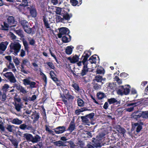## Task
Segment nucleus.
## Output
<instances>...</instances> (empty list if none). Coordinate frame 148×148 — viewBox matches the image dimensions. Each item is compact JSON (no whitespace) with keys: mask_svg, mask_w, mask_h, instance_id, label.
<instances>
[{"mask_svg":"<svg viewBox=\"0 0 148 148\" xmlns=\"http://www.w3.org/2000/svg\"><path fill=\"white\" fill-rule=\"evenodd\" d=\"M132 115L134 119H137L138 118L141 116L142 117V112H136L135 113H134L132 114Z\"/></svg>","mask_w":148,"mask_h":148,"instance_id":"9b49d317","label":"nucleus"},{"mask_svg":"<svg viewBox=\"0 0 148 148\" xmlns=\"http://www.w3.org/2000/svg\"><path fill=\"white\" fill-rule=\"evenodd\" d=\"M11 122L14 124L19 125L22 123V121L18 118H15Z\"/></svg>","mask_w":148,"mask_h":148,"instance_id":"4468645a","label":"nucleus"},{"mask_svg":"<svg viewBox=\"0 0 148 148\" xmlns=\"http://www.w3.org/2000/svg\"><path fill=\"white\" fill-rule=\"evenodd\" d=\"M46 130L49 133L53 134V132L50 130L49 128L47 126H46Z\"/></svg>","mask_w":148,"mask_h":148,"instance_id":"864d4df0","label":"nucleus"},{"mask_svg":"<svg viewBox=\"0 0 148 148\" xmlns=\"http://www.w3.org/2000/svg\"><path fill=\"white\" fill-rule=\"evenodd\" d=\"M114 80L116 81L119 84H121L122 83V80L120 79H119L118 77H115L114 78Z\"/></svg>","mask_w":148,"mask_h":148,"instance_id":"ea45409f","label":"nucleus"},{"mask_svg":"<svg viewBox=\"0 0 148 148\" xmlns=\"http://www.w3.org/2000/svg\"><path fill=\"white\" fill-rule=\"evenodd\" d=\"M54 145L56 146L61 147H62L66 146V145H65L64 143L61 140L56 141L54 143Z\"/></svg>","mask_w":148,"mask_h":148,"instance_id":"1a4fd4ad","label":"nucleus"},{"mask_svg":"<svg viewBox=\"0 0 148 148\" xmlns=\"http://www.w3.org/2000/svg\"><path fill=\"white\" fill-rule=\"evenodd\" d=\"M88 109L84 107L81 109L75 110V113L77 115L79 114L81 112L84 111L88 110Z\"/></svg>","mask_w":148,"mask_h":148,"instance_id":"2eb2a0df","label":"nucleus"},{"mask_svg":"<svg viewBox=\"0 0 148 148\" xmlns=\"http://www.w3.org/2000/svg\"><path fill=\"white\" fill-rule=\"evenodd\" d=\"M142 117L144 118H148V111L142 112Z\"/></svg>","mask_w":148,"mask_h":148,"instance_id":"c756f323","label":"nucleus"},{"mask_svg":"<svg viewBox=\"0 0 148 148\" xmlns=\"http://www.w3.org/2000/svg\"><path fill=\"white\" fill-rule=\"evenodd\" d=\"M88 71V69L87 68V66L86 65H84V66L83 69L81 73V75L82 76H84L85 75L86 73Z\"/></svg>","mask_w":148,"mask_h":148,"instance_id":"aec40b11","label":"nucleus"},{"mask_svg":"<svg viewBox=\"0 0 148 148\" xmlns=\"http://www.w3.org/2000/svg\"><path fill=\"white\" fill-rule=\"evenodd\" d=\"M14 125H8L6 128L10 132H12L13 128L14 127Z\"/></svg>","mask_w":148,"mask_h":148,"instance_id":"c9c22d12","label":"nucleus"},{"mask_svg":"<svg viewBox=\"0 0 148 148\" xmlns=\"http://www.w3.org/2000/svg\"><path fill=\"white\" fill-rule=\"evenodd\" d=\"M92 139V143H94L92 144V145L94 147H97L101 146V144L98 142V141L101 140V139L100 138V136H97L96 140H95V139L94 138H93Z\"/></svg>","mask_w":148,"mask_h":148,"instance_id":"39448f33","label":"nucleus"},{"mask_svg":"<svg viewBox=\"0 0 148 148\" xmlns=\"http://www.w3.org/2000/svg\"><path fill=\"white\" fill-rule=\"evenodd\" d=\"M27 126L25 124H22L20 125L19 128L22 130H25Z\"/></svg>","mask_w":148,"mask_h":148,"instance_id":"3c124183","label":"nucleus"},{"mask_svg":"<svg viewBox=\"0 0 148 148\" xmlns=\"http://www.w3.org/2000/svg\"><path fill=\"white\" fill-rule=\"evenodd\" d=\"M69 32V29L65 27H62L59 29V33L58 34V37L59 38H61L62 37V35L68 33Z\"/></svg>","mask_w":148,"mask_h":148,"instance_id":"20e7f679","label":"nucleus"},{"mask_svg":"<svg viewBox=\"0 0 148 148\" xmlns=\"http://www.w3.org/2000/svg\"><path fill=\"white\" fill-rule=\"evenodd\" d=\"M72 16V15L71 14H69L68 13H66L64 15L63 18L65 20H69Z\"/></svg>","mask_w":148,"mask_h":148,"instance_id":"b1692460","label":"nucleus"},{"mask_svg":"<svg viewBox=\"0 0 148 148\" xmlns=\"http://www.w3.org/2000/svg\"><path fill=\"white\" fill-rule=\"evenodd\" d=\"M72 86L77 91L79 90V87L77 84H72Z\"/></svg>","mask_w":148,"mask_h":148,"instance_id":"5fc2aeb1","label":"nucleus"},{"mask_svg":"<svg viewBox=\"0 0 148 148\" xmlns=\"http://www.w3.org/2000/svg\"><path fill=\"white\" fill-rule=\"evenodd\" d=\"M69 143L71 148H73L75 147L76 146L72 142L70 141L69 142Z\"/></svg>","mask_w":148,"mask_h":148,"instance_id":"e2e57ef3","label":"nucleus"},{"mask_svg":"<svg viewBox=\"0 0 148 148\" xmlns=\"http://www.w3.org/2000/svg\"><path fill=\"white\" fill-rule=\"evenodd\" d=\"M40 137L38 135L34 137H33L32 141L33 143H36L40 141Z\"/></svg>","mask_w":148,"mask_h":148,"instance_id":"5701e85b","label":"nucleus"},{"mask_svg":"<svg viewBox=\"0 0 148 148\" xmlns=\"http://www.w3.org/2000/svg\"><path fill=\"white\" fill-rule=\"evenodd\" d=\"M24 137L27 140L32 141L33 139V136L31 134H24Z\"/></svg>","mask_w":148,"mask_h":148,"instance_id":"412c9836","label":"nucleus"},{"mask_svg":"<svg viewBox=\"0 0 148 148\" xmlns=\"http://www.w3.org/2000/svg\"><path fill=\"white\" fill-rule=\"evenodd\" d=\"M25 31L28 34H30L32 32V29L28 27V26L23 27Z\"/></svg>","mask_w":148,"mask_h":148,"instance_id":"2f4dec72","label":"nucleus"},{"mask_svg":"<svg viewBox=\"0 0 148 148\" xmlns=\"http://www.w3.org/2000/svg\"><path fill=\"white\" fill-rule=\"evenodd\" d=\"M1 29L4 30H8V28L9 27V25L8 24L5 22H3V25H1Z\"/></svg>","mask_w":148,"mask_h":148,"instance_id":"ddd939ff","label":"nucleus"},{"mask_svg":"<svg viewBox=\"0 0 148 148\" xmlns=\"http://www.w3.org/2000/svg\"><path fill=\"white\" fill-rule=\"evenodd\" d=\"M97 96L99 99H102L106 97L105 94L101 92H99L97 93Z\"/></svg>","mask_w":148,"mask_h":148,"instance_id":"a211bd4d","label":"nucleus"},{"mask_svg":"<svg viewBox=\"0 0 148 148\" xmlns=\"http://www.w3.org/2000/svg\"><path fill=\"white\" fill-rule=\"evenodd\" d=\"M89 60L91 64L95 63L96 62V58L94 56H92L90 58Z\"/></svg>","mask_w":148,"mask_h":148,"instance_id":"7c9ffc66","label":"nucleus"},{"mask_svg":"<svg viewBox=\"0 0 148 148\" xmlns=\"http://www.w3.org/2000/svg\"><path fill=\"white\" fill-rule=\"evenodd\" d=\"M51 2L54 5H56L58 3V0H51Z\"/></svg>","mask_w":148,"mask_h":148,"instance_id":"774afa93","label":"nucleus"},{"mask_svg":"<svg viewBox=\"0 0 148 148\" xmlns=\"http://www.w3.org/2000/svg\"><path fill=\"white\" fill-rule=\"evenodd\" d=\"M15 108L16 110L18 111H19L20 110L21 108V106L18 104H16L15 105Z\"/></svg>","mask_w":148,"mask_h":148,"instance_id":"4d7b16f0","label":"nucleus"},{"mask_svg":"<svg viewBox=\"0 0 148 148\" xmlns=\"http://www.w3.org/2000/svg\"><path fill=\"white\" fill-rule=\"evenodd\" d=\"M25 52L23 49H22L21 50L20 56L21 57H24L25 56Z\"/></svg>","mask_w":148,"mask_h":148,"instance_id":"bf43d9fd","label":"nucleus"},{"mask_svg":"<svg viewBox=\"0 0 148 148\" xmlns=\"http://www.w3.org/2000/svg\"><path fill=\"white\" fill-rule=\"evenodd\" d=\"M66 97L69 99H74V97L70 95L67 94L66 95Z\"/></svg>","mask_w":148,"mask_h":148,"instance_id":"052dcab7","label":"nucleus"},{"mask_svg":"<svg viewBox=\"0 0 148 148\" xmlns=\"http://www.w3.org/2000/svg\"><path fill=\"white\" fill-rule=\"evenodd\" d=\"M142 129V126L140 125H138L136 128V131L137 132H139Z\"/></svg>","mask_w":148,"mask_h":148,"instance_id":"13d9d810","label":"nucleus"},{"mask_svg":"<svg viewBox=\"0 0 148 148\" xmlns=\"http://www.w3.org/2000/svg\"><path fill=\"white\" fill-rule=\"evenodd\" d=\"M101 86L100 85H98L97 84H95L94 86L95 89L96 90H98L100 88Z\"/></svg>","mask_w":148,"mask_h":148,"instance_id":"680f3d73","label":"nucleus"},{"mask_svg":"<svg viewBox=\"0 0 148 148\" xmlns=\"http://www.w3.org/2000/svg\"><path fill=\"white\" fill-rule=\"evenodd\" d=\"M103 69L102 68L99 67L98 68L97 70V72L98 74H101L103 73Z\"/></svg>","mask_w":148,"mask_h":148,"instance_id":"4c0bfd02","label":"nucleus"},{"mask_svg":"<svg viewBox=\"0 0 148 148\" xmlns=\"http://www.w3.org/2000/svg\"><path fill=\"white\" fill-rule=\"evenodd\" d=\"M116 130L122 134H124L125 132V130L124 129L120 127V126H119V127L117 128Z\"/></svg>","mask_w":148,"mask_h":148,"instance_id":"bb28decb","label":"nucleus"},{"mask_svg":"<svg viewBox=\"0 0 148 148\" xmlns=\"http://www.w3.org/2000/svg\"><path fill=\"white\" fill-rule=\"evenodd\" d=\"M75 125L73 124H71L70 125L69 130L71 132H72L75 129Z\"/></svg>","mask_w":148,"mask_h":148,"instance_id":"58836bf2","label":"nucleus"},{"mask_svg":"<svg viewBox=\"0 0 148 148\" xmlns=\"http://www.w3.org/2000/svg\"><path fill=\"white\" fill-rule=\"evenodd\" d=\"M30 77H28V78L24 79L23 80V84L25 85H29V84H30L29 83L30 81Z\"/></svg>","mask_w":148,"mask_h":148,"instance_id":"4be33fe9","label":"nucleus"},{"mask_svg":"<svg viewBox=\"0 0 148 148\" xmlns=\"http://www.w3.org/2000/svg\"><path fill=\"white\" fill-rule=\"evenodd\" d=\"M78 105L79 106H82L84 103L83 101L80 99H79L77 100Z\"/></svg>","mask_w":148,"mask_h":148,"instance_id":"473e14b6","label":"nucleus"},{"mask_svg":"<svg viewBox=\"0 0 148 148\" xmlns=\"http://www.w3.org/2000/svg\"><path fill=\"white\" fill-rule=\"evenodd\" d=\"M10 51L15 55H17L21 49V45L18 42L11 43L10 45Z\"/></svg>","mask_w":148,"mask_h":148,"instance_id":"f257e3e1","label":"nucleus"},{"mask_svg":"<svg viewBox=\"0 0 148 148\" xmlns=\"http://www.w3.org/2000/svg\"><path fill=\"white\" fill-rule=\"evenodd\" d=\"M27 3L28 2L27 0H23L22 3L20 5L25 7L27 5Z\"/></svg>","mask_w":148,"mask_h":148,"instance_id":"a18cd8bd","label":"nucleus"},{"mask_svg":"<svg viewBox=\"0 0 148 148\" xmlns=\"http://www.w3.org/2000/svg\"><path fill=\"white\" fill-rule=\"evenodd\" d=\"M44 21L45 23V26L47 28H49V23L45 21V20H44Z\"/></svg>","mask_w":148,"mask_h":148,"instance_id":"338daca9","label":"nucleus"},{"mask_svg":"<svg viewBox=\"0 0 148 148\" xmlns=\"http://www.w3.org/2000/svg\"><path fill=\"white\" fill-rule=\"evenodd\" d=\"M14 62L15 63L16 66L18 65L20 63L19 60L18 59L16 58H14Z\"/></svg>","mask_w":148,"mask_h":148,"instance_id":"79ce46f5","label":"nucleus"},{"mask_svg":"<svg viewBox=\"0 0 148 148\" xmlns=\"http://www.w3.org/2000/svg\"><path fill=\"white\" fill-rule=\"evenodd\" d=\"M108 101L110 104H111L117 102V100L114 98L108 99Z\"/></svg>","mask_w":148,"mask_h":148,"instance_id":"c85d7f7f","label":"nucleus"},{"mask_svg":"<svg viewBox=\"0 0 148 148\" xmlns=\"http://www.w3.org/2000/svg\"><path fill=\"white\" fill-rule=\"evenodd\" d=\"M82 122L86 124L89 125L90 122L86 116L85 117H82Z\"/></svg>","mask_w":148,"mask_h":148,"instance_id":"6ab92c4d","label":"nucleus"},{"mask_svg":"<svg viewBox=\"0 0 148 148\" xmlns=\"http://www.w3.org/2000/svg\"><path fill=\"white\" fill-rule=\"evenodd\" d=\"M5 58L9 60L10 62H11L12 61L11 57L10 56H7L5 57Z\"/></svg>","mask_w":148,"mask_h":148,"instance_id":"69168bd1","label":"nucleus"},{"mask_svg":"<svg viewBox=\"0 0 148 148\" xmlns=\"http://www.w3.org/2000/svg\"><path fill=\"white\" fill-rule=\"evenodd\" d=\"M30 13L33 17H35L36 16V12L35 9H33L30 10Z\"/></svg>","mask_w":148,"mask_h":148,"instance_id":"cd10ccee","label":"nucleus"},{"mask_svg":"<svg viewBox=\"0 0 148 148\" xmlns=\"http://www.w3.org/2000/svg\"><path fill=\"white\" fill-rule=\"evenodd\" d=\"M70 2L72 5L75 6L78 4V2L76 0H71Z\"/></svg>","mask_w":148,"mask_h":148,"instance_id":"a19ab883","label":"nucleus"},{"mask_svg":"<svg viewBox=\"0 0 148 148\" xmlns=\"http://www.w3.org/2000/svg\"><path fill=\"white\" fill-rule=\"evenodd\" d=\"M23 42L24 46L25 49H27L28 46V43L27 41L24 39H23Z\"/></svg>","mask_w":148,"mask_h":148,"instance_id":"72a5a7b5","label":"nucleus"},{"mask_svg":"<svg viewBox=\"0 0 148 148\" xmlns=\"http://www.w3.org/2000/svg\"><path fill=\"white\" fill-rule=\"evenodd\" d=\"M48 65L52 69H54V66L53 63L51 62H49L47 63Z\"/></svg>","mask_w":148,"mask_h":148,"instance_id":"603ef678","label":"nucleus"},{"mask_svg":"<svg viewBox=\"0 0 148 148\" xmlns=\"http://www.w3.org/2000/svg\"><path fill=\"white\" fill-rule=\"evenodd\" d=\"M87 60V58L86 56H84L83 60L82 61V62L84 66L86 65L87 66V64L86 63V62Z\"/></svg>","mask_w":148,"mask_h":148,"instance_id":"09e8293b","label":"nucleus"},{"mask_svg":"<svg viewBox=\"0 0 148 148\" xmlns=\"http://www.w3.org/2000/svg\"><path fill=\"white\" fill-rule=\"evenodd\" d=\"M28 40L29 44L32 45H34L35 43V40L33 39L28 38Z\"/></svg>","mask_w":148,"mask_h":148,"instance_id":"49530a36","label":"nucleus"},{"mask_svg":"<svg viewBox=\"0 0 148 148\" xmlns=\"http://www.w3.org/2000/svg\"><path fill=\"white\" fill-rule=\"evenodd\" d=\"M134 109V108L133 107H132L130 108H127L125 109L126 111L129 112H130L133 111Z\"/></svg>","mask_w":148,"mask_h":148,"instance_id":"0e129e2a","label":"nucleus"},{"mask_svg":"<svg viewBox=\"0 0 148 148\" xmlns=\"http://www.w3.org/2000/svg\"><path fill=\"white\" fill-rule=\"evenodd\" d=\"M30 84L29 85H30L31 88H34V87L35 85L36 84V83L34 82L30 81Z\"/></svg>","mask_w":148,"mask_h":148,"instance_id":"6e6d98bb","label":"nucleus"},{"mask_svg":"<svg viewBox=\"0 0 148 148\" xmlns=\"http://www.w3.org/2000/svg\"><path fill=\"white\" fill-rule=\"evenodd\" d=\"M95 79L96 81L98 82H101L102 84L103 83V81H105V78L102 79V77L99 75H97L95 77Z\"/></svg>","mask_w":148,"mask_h":148,"instance_id":"f3484780","label":"nucleus"},{"mask_svg":"<svg viewBox=\"0 0 148 148\" xmlns=\"http://www.w3.org/2000/svg\"><path fill=\"white\" fill-rule=\"evenodd\" d=\"M130 87L128 85L119 87V89L117 91V93L121 95H127L130 92Z\"/></svg>","mask_w":148,"mask_h":148,"instance_id":"f03ea898","label":"nucleus"},{"mask_svg":"<svg viewBox=\"0 0 148 148\" xmlns=\"http://www.w3.org/2000/svg\"><path fill=\"white\" fill-rule=\"evenodd\" d=\"M7 67L8 69H12L14 68V66L13 63L10 62L9 64L7 65Z\"/></svg>","mask_w":148,"mask_h":148,"instance_id":"f704fd0d","label":"nucleus"},{"mask_svg":"<svg viewBox=\"0 0 148 148\" xmlns=\"http://www.w3.org/2000/svg\"><path fill=\"white\" fill-rule=\"evenodd\" d=\"M15 87L18 90L23 94H25L27 92L23 88L19 85H15Z\"/></svg>","mask_w":148,"mask_h":148,"instance_id":"9d476101","label":"nucleus"},{"mask_svg":"<svg viewBox=\"0 0 148 148\" xmlns=\"http://www.w3.org/2000/svg\"><path fill=\"white\" fill-rule=\"evenodd\" d=\"M8 23L10 24H13L14 23V17L12 16H9L8 18Z\"/></svg>","mask_w":148,"mask_h":148,"instance_id":"a878e982","label":"nucleus"},{"mask_svg":"<svg viewBox=\"0 0 148 148\" xmlns=\"http://www.w3.org/2000/svg\"><path fill=\"white\" fill-rule=\"evenodd\" d=\"M73 47L72 46H68L66 49L65 52L68 55L71 54Z\"/></svg>","mask_w":148,"mask_h":148,"instance_id":"f8f14e48","label":"nucleus"},{"mask_svg":"<svg viewBox=\"0 0 148 148\" xmlns=\"http://www.w3.org/2000/svg\"><path fill=\"white\" fill-rule=\"evenodd\" d=\"M65 130L64 126H60L57 127L55 129V132L57 134H60L63 133Z\"/></svg>","mask_w":148,"mask_h":148,"instance_id":"423d86ee","label":"nucleus"},{"mask_svg":"<svg viewBox=\"0 0 148 148\" xmlns=\"http://www.w3.org/2000/svg\"><path fill=\"white\" fill-rule=\"evenodd\" d=\"M8 45V42L7 41L1 42L0 44V50L2 51H5Z\"/></svg>","mask_w":148,"mask_h":148,"instance_id":"0eeeda50","label":"nucleus"},{"mask_svg":"<svg viewBox=\"0 0 148 148\" xmlns=\"http://www.w3.org/2000/svg\"><path fill=\"white\" fill-rule=\"evenodd\" d=\"M94 115V113H91L90 114H89L87 115L86 116L88 119H92Z\"/></svg>","mask_w":148,"mask_h":148,"instance_id":"c03bdc74","label":"nucleus"},{"mask_svg":"<svg viewBox=\"0 0 148 148\" xmlns=\"http://www.w3.org/2000/svg\"><path fill=\"white\" fill-rule=\"evenodd\" d=\"M3 75L11 83H14L16 81L14 75L11 72H8L4 73Z\"/></svg>","mask_w":148,"mask_h":148,"instance_id":"7ed1b4c3","label":"nucleus"},{"mask_svg":"<svg viewBox=\"0 0 148 148\" xmlns=\"http://www.w3.org/2000/svg\"><path fill=\"white\" fill-rule=\"evenodd\" d=\"M12 88V87H10L8 84H5L3 86L2 90L4 92H6L9 91L10 90L9 88Z\"/></svg>","mask_w":148,"mask_h":148,"instance_id":"dca6fc26","label":"nucleus"},{"mask_svg":"<svg viewBox=\"0 0 148 148\" xmlns=\"http://www.w3.org/2000/svg\"><path fill=\"white\" fill-rule=\"evenodd\" d=\"M9 35L11 37V38L12 39H15L16 37L14 35V34L11 32H10L9 33Z\"/></svg>","mask_w":148,"mask_h":148,"instance_id":"de8ad7c7","label":"nucleus"},{"mask_svg":"<svg viewBox=\"0 0 148 148\" xmlns=\"http://www.w3.org/2000/svg\"><path fill=\"white\" fill-rule=\"evenodd\" d=\"M67 36H69L68 35L62 36V40L64 42L66 43L69 42L70 40V39L68 38Z\"/></svg>","mask_w":148,"mask_h":148,"instance_id":"393cba45","label":"nucleus"},{"mask_svg":"<svg viewBox=\"0 0 148 148\" xmlns=\"http://www.w3.org/2000/svg\"><path fill=\"white\" fill-rule=\"evenodd\" d=\"M61 8L59 7H56V14H60L61 11Z\"/></svg>","mask_w":148,"mask_h":148,"instance_id":"37998d69","label":"nucleus"},{"mask_svg":"<svg viewBox=\"0 0 148 148\" xmlns=\"http://www.w3.org/2000/svg\"><path fill=\"white\" fill-rule=\"evenodd\" d=\"M21 24L23 27L28 26V23L25 20H23L21 22Z\"/></svg>","mask_w":148,"mask_h":148,"instance_id":"e433bc0d","label":"nucleus"},{"mask_svg":"<svg viewBox=\"0 0 148 148\" xmlns=\"http://www.w3.org/2000/svg\"><path fill=\"white\" fill-rule=\"evenodd\" d=\"M79 57L78 56L75 55L72 58H69V60L72 63H75L77 62L79 60Z\"/></svg>","mask_w":148,"mask_h":148,"instance_id":"6e6552de","label":"nucleus"},{"mask_svg":"<svg viewBox=\"0 0 148 148\" xmlns=\"http://www.w3.org/2000/svg\"><path fill=\"white\" fill-rule=\"evenodd\" d=\"M52 49V48H50L49 49V51L52 56L53 58H54L56 60V61H57V60L56 58V56L53 53H52L51 51V50Z\"/></svg>","mask_w":148,"mask_h":148,"instance_id":"8fccbe9b","label":"nucleus"}]
</instances>
